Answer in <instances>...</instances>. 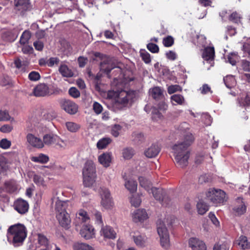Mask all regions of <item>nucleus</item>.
Segmentation results:
<instances>
[{
  "instance_id": "obj_1",
  "label": "nucleus",
  "mask_w": 250,
  "mask_h": 250,
  "mask_svg": "<svg viewBox=\"0 0 250 250\" xmlns=\"http://www.w3.org/2000/svg\"><path fill=\"white\" fill-rule=\"evenodd\" d=\"M186 140L185 142L176 144L172 147L175 163L177 167L182 168L188 165L189 152L187 149L193 141L192 134L187 135Z\"/></svg>"
},
{
  "instance_id": "obj_2",
  "label": "nucleus",
  "mask_w": 250,
  "mask_h": 250,
  "mask_svg": "<svg viewBox=\"0 0 250 250\" xmlns=\"http://www.w3.org/2000/svg\"><path fill=\"white\" fill-rule=\"evenodd\" d=\"M135 92L133 90H109L107 97L114 100V106L118 109H123L130 105L135 98Z\"/></svg>"
},
{
  "instance_id": "obj_3",
  "label": "nucleus",
  "mask_w": 250,
  "mask_h": 250,
  "mask_svg": "<svg viewBox=\"0 0 250 250\" xmlns=\"http://www.w3.org/2000/svg\"><path fill=\"white\" fill-rule=\"evenodd\" d=\"M26 236V229L23 224H17L12 225L7 230V240L15 247L21 245Z\"/></svg>"
},
{
  "instance_id": "obj_4",
  "label": "nucleus",
  "mask_w": 250,
  "mask_h": 250,
  "mask_svg": "<svg viewBox=\"0 0 250 250\" xmlns=\"http://www.w3.org/2000/svg\"><path fill=\"white\" fill-rule=\"evenodd\" d=\"M83 185L86 187H91L95 182L96 177V167L91 160H87L83 170Z\"/></svg>"
},
{
  "instance_id": "obj_5",
  "label": "nucleus",
  "mask_w": 250,
  "mask_h": 250,
  "mask_svg": "<svg viewBox=\"0 0 250 250\" xmlns=\"http://www.w3.org/2000/svg\"><path fill=\"white\" fill-rule=\"evenodd\" d=\"M206 198L215 206L223 204L227 201L226 193L222 190L209 188L206 192Z\"/></svg>"
},
{
  "instance_id": "obj_6",
  "label": "nucleus",
  "mask_w": 250,
  "mask_h": 250,
  "mask_svg": "<svg viewBox=\"0 0 250 250\" xmlns=\"http://www.w3.org/2000/svg\"><path fill=\"white\" fill-rule=\"evenodd\" d=\"M157 232L160 237L161 246L166 250H168L170 247L169 234L166 226L165 223L161 219L157 223Z\"/></svg>"
},
{
  "instance_id": "obj_7",
  "label": "nucleus",
  "mask_w": 250,
  "mask_h": 250,
  "mask_svg": "<svg viewBox=\"0 0 250 250\" xmlns=\"http://www.w3.org/2000/svg\"><path fill=\"white\" fill-rule=\"evenodd\" d=\"M59 103L61 108L69 114L74 115L78 111V105L72 101L63 99Z\"/></svg>"
},
{
  "instance_id": "obj_8",
  "label": "nucleus",
  "mask_w": 250,
  "mask_h": 250,
  "mask_svg": "<svg viewBox=\"0 0 250 250\" xmlns=\"http://www.w3.org/2000/svg\"><path fill=\"white\" fill-rule=\"evenodd\" d=\"M57 192L56 194H54L52 198V204L54 207L57 213L66 212V209L68 207V201H62L59 199L57 196Z\"/></svg>"
},
{
  "instance_id": "obj_9",
  "label": "nucleus",
  "mask_w": 250,
  "mask_h": 250,
  "mask_svg": "<svg viewBox=\"0 0 250 250\" xmlns=\"http://www.w3.org/2000/svg\"><path fill=\"white\" fill-rule=\"evenodd\" d=\"M100 195L101 205L106 209L110 208L113 206L112 198L109 190L105 188H101Z\"/></svg>"
},
{
  "instance_id": "obj_10",
  "label": "nucleus",
  "mask_w": 250,
  "mask_h": 250,
  "mask_svg": "<svg viewBox=\"0 0 250 250\" xmlns=\"http://www.w3.org/2000/svg\"><path fill=\"white\" fill-rule=\"evenodd\" d=\"M13 207L19 213L22 215L28 212L29 204L26 201L19 198L14 202Z\"/></svg>"
},
{
  "instance_id": "obj_11",
  "label": "nucleus",
  "mask_w": 250,
  "mask_h": 250,
  "mask_svg": "<svg viewBox=\"0 0 250 250\" xmlns=\"http://www.w3.org/2000/svg\"><path fill=\"white\" fill-rule=\"evenodd\" d=\"M26 138L28 144L33 147L42 148L44 146L43 143L42 139L32 133H27Z\"/></svg>"
},
{
  "instance_id": "obj_12",
  "label": "nucleus",
  "mask_w": 250,
  "mask_h": 250,
  "mask_svg": "<svg viewBox=\"0 0 250 250\" xmlns=\"http://www.w3.org/2000/svg\"><path fill=\"white\" fill-rule=\"evenodd\" d=\"M21 187L17 182L14 180H10L5 182L3 190L9 193H17Z\"/></svg>"
},
{
  "instance_id": "obj_13",
  "label": "nucleus",
  "mask_w": 250,
  "mask_h": 250,
  "mask_svg": "<svg viewBox=\"0 0 250 250\" xmlns=\"http://www.w3.org/2000/svg\"><path fill=\"white\" fill-rule=\"evenodd\" d=\"M56 218L60 225L63 228L68 229L70 227L71 219L67 212L57 213Z\"/></svg>"
},
{
  "instance_id": "obj_14",
  "label": "nucleus",
  "mask_w": 250,
  "mask_h": 250,
  "mask_svg": "<svg viewBox=\"0 0 250 250\" xmlns=\"http://www.w3.org/2000/svg\"><path fill=\"white\" fill-rule=\"evenodd\" d=\"M132 220L134 222H143L148 218V214L145 209H137L132 213Z\"/></svg>"
},
{
  "instance_id": "obj_15",
  "label": "nucleus",
  "mask_w": 250,
  "mask_h": 250,
  "mask_svg": "<svg viewBox=\"0 0 250 250\" xmlns=\"http://www.w3.org/2000/svg\"><path fill=\"white\" fill-rule=\"evenodd\" d=\"M34 95L36 97H44L49 95V89L47 84L42 83L37 85L33 89Z\"/></svg>"
},
{
  "instance_id": "obj_16",
  "label": "nucleus",
  "mask_w": 250,
  "mask_h": 250,
  "mask_svg": "<svg viewBox=\"0 0 250 250\" xmlns=\"http://www.w3.org/2000/svg\"><path fill=\"white\" fill-rule=\"evenodd\" d=\"M188 244L191 250H207L205 243L197 238L192 237L190 238Z\"/></svg>"
},
{
  "instance_id": "obj_17",
  "label": "nucleus",
  "mask_w": 250,
  "mask_h": 250,
  "mask_svg": "<svg viewBox=\"0 0 250 250\" xmlns=\"http://www.w3.org/2000/svg\"><path fill=\"white\" fill-rule=\"evenodd\" d=\"M80 234L86 240L92 238L95 236L94 229L90 225H83L80 230Z\"/></svg>"
},
{
  "instance_id": "obj_18",
  "label": "nucleus",
  "mask_w": 250,
  "mask_h": 250,
  "mask_svg": "<svg viewBox=\"0 0 250 250\" xmlns=\"http://www.w3.org/2000/svg\"><path fill=\"white\" fill-rule=\"evenodd\" d=\"M100 234L104 239H113L116 238V233L109 226H104L101 228Z\"/></svg>"
},
{
  "instance_id": "obj_19",
  "label": "nucleus",
  "mask_w": 250,
  "mask_h": 250,
  "mask_svg": "<svg viewBox=\"0 0 250 250\" xmlns=\"http://www.w3.org/2000/svg\"><path fill=\"white\" fill-rule=\"evenodd\" d=\"M233 210L235 214L238 215H242L245 212L246 207L242 198L239 197L236 200Z\"/></svg>"
},
{
  "instance_id": "obj_20",
  "label": "nucleus",
  "mask_w": 250,
  "mask_h": 250,
  "mask_svg": "<svg viewBox=\"0 0 250 250\" xmlns=\"http://www.w3.org/2000/svg\"><path fill=\"white\" fill-rule=\"evenodd\" d=\"M14 6L16 10L22 13L28 10L31 5L29 0H14Z\"/></svg>"
},
{
  "instance_id": "obj_21",
  "label": "nucleus",
  "mask_w": 250,
  "mask_h": 250,
  "mask_svg": "<svg viewBox=\"0 0 250 250\" xmlns=\"http://www.w3.org/2000/svg\"><path fill=\"white\" fill-rule=\"evenodd\" d=\"M150 193H152L153 197L156 200L162 202L163 206H167L164 203L165 191L163 188H152L150 189Z\"/></svg>"
},
{
  "instance_id": "obj_22",
  "label": "nucleus",
  "mask_w": 250,
  "mask_h": 250,
  "mask_svg": "<svg viewBox=\"0 0 250 250\" xmlns=\"http://www.w3.org/2000/svg\"><path fill=\"white\" fill-rule=\"evenodd\" d=\"M215 55L214 48L213 46L206 47L202 54V57L205 61L208 62L209 63L213 61Z\"/></svg>"
},
{
  "instance_id": "obj_23",
  "label": "nucleus",
  "mask_w": 250,
  "mask_h": 250,
  "mask_svg": "<svg viewBox=\"0 0 250 250\" xmlns=\"http://www.w3.org/2000/svg\"><path fill=\"white\" fill-rule=\"evenodd\" d=\"M89 220V217L88 216L87 212L83 209H80L76 215L75 220V223L76 226L79 225L83 222H86Z\"/></svg>"
},
{
  "instance_id": "obj_24",
  "label": "nucleus",
  "mask_w": 250,
  "mask_h": 250,
  "mask_svg": "<svg viewBox=\"0 0 250 250\" xmlns=\"http://www.w3.org/2000/svg\"><path fill=\"white\" fill-rule=\"evenodd\" d=\"M133 241L137 246L143 248L145 247L147 242V237L142 234L137 233L132 236Z\"/></svg>"
},
{
  "instance_id": "obj_25",
  "label": "nucleus",
  "mask_w": 250,
  "mask_h": 250,
  "mask_svg": "<svg viewBox=\"0 0 250 250\" xmlns=\"http://www.w3.org/2000/svg\"><path fill=\"white\" fill-rule=\"evenodd\" d=\"M160 151L159 146L156 144H153L145 151V154L147 157L151 158L156 157Z\"/></svg>"
},
{
  "instance_id": "obj_26",
  "label": "nucleus",
  "mask_w": 250,
  "mask_h": 250,
  "mask_svg": "<svg viewBox=\"0 0 250 250\" xmlns=\"http://www.w3.org/2000/svg\"><path fill=\"white\" fill-rule=\"evenodd\" d=\"M111 154L109 153H104L98 157L99 162L104 167H107L111 162Z\"/></svg>"
},
{
  "instance_id": "obj_27",
  "label": "nucleus",
  "mask_w": 250,
  "mask_h": 250,
  "mask_svg": "<svg viewBox=\"0 0 250 250\" xmlns=\"http://www.w3.org/2000/svg\"><path fill=\"white\" fill-rule=\"evenodd\" d=\"M236 243L242 250L250 248V243L248 242L247 237L244 235L240 236L236 241Z\"/></svg>"
},
{
  "instance_id": "obj_28",
  "label": "nucleus",
  "mask_w": 250,
  "mask_h": 250,
  "mask_svg": "<svg viewBox=\"0 0 250 250\" xmlns=\"http://www.w3.org/2000/svg\"><path fill=\"white\" fill-rule=\"evenodd\" d=\"M58 140V136L54 135L46 134L43 136V143L47 146L55 145L56 141Z\"/></svg>"
},
{
  "instance_id": "obj_29",
  "label": "nucleus",
  "mask_w": 250,
  "mask_h": 250,
  "mask_svg": "<svg viewBox=\"0 0 250 250\" xmlns=\"http://www.w3.org/2000/svg\"><path fill=\"white\" fill-rule=\"evenodd\" d=\"M1 38L6 42H12L15 41L16 36L10 30H4L2 32Z\"/></svg>"
},
{
  "instance_id": "obj_30",
  "label": "nucleus",
  "mask_w": 250,
  "mask_h": 250,
  "mask_svg": "<svg viewBox=\"0 0 250 250\" xmlns=\"http://www.w3.org/2000/svg\"><path fill=\"white\" fill-rule=\"evenodd\" d=\"M59 71L63 77H71L73 76L72 71L65 64L61 65Z\"/></svg>"
},
{
  "instance_id": "obj_31",
  "label": "nucleus",
  "mask_w": 250,
  "mask_h": 250,
  "mask_svg": "<svg viewBox=\"0 0 250 250\" xmlns=\"http://www.w3.org/2000/svg\"><path fill=\"white\" fill-rule=\"evenodd\" d=\"M140 185L144 188L149 193H150V189L152 188L151 183L144 177L139 178Z\"/></svg>"
},
{
  "instance_id": "obj_32",
  "label": "nucleus",
  "mask_w": 250,
  "mask_h": 250,
  "mask_svg": "<svg viewBox=\"0 0 250 250\" xmlns=\"http://www.w3.org/2000/svg\"><path fill=\"white\" fill-rule=\"evenodd\" d=\"M224 82L225 85L228 88L233 87L236 83L234 77L232 75H228L224 78Z\"/></svg>"
},
{
  "instance_id": "obj_33",
  "label": "nucleus",
  "mask_w": 250,
  "mask_h": 250,
  "mask_svg": "<svg viewBox=\"0 0 250 250\" xmlns=\"http://www.w3.org/2000/svg\"><path fill=\"white\" fill-rule=\"evenodd\" d=\"M31 160L34 162L45 164L49 161V157L45 154L41 153L38 156L32 157Z\"/></svg>"
},
{
  "instance_id": "obj_34",
  "label": "nucleus",
  "mask_w": 250,
  "mask_h": 250,
  "mask_svg": "<svg viewBox=\"0 0 250 250\" xmlns=\"http://www.w3.org/2000/svg\"><path fill=\"white\" fill-rule=\"evenodd\" d=\"M73 250H95L91 246L84 243H76L73 246Z\"/></svg>"
},
{
  "instance_id": "obj_35",
  "label": "nucleus",
  "mask_w": 250,
  "mask_h": 250,
  "mask_svg": "<svg viewBox=\"0 0 250 250\" xmlns=\"http://www.w3.org/2000/svg\"><path fill=\"white\" fill-rule=\"evenodd\" d=\"M171 102L173 104L182 105L185 103L184 97L180 94H174L170 97Z\"/></svg>"
},
{
  "instance_id": "obj_36",
  "label": "nucleus",
  "mask_w": 250,
  "mask_h": 250,
  "mask_svg": "<svg viewBox=\"0 0 250 250\" xmlns=\"http://www.w3.org/2000/svg\"><path fill=\"white\" fill-rule=\"evenodd\" d=\"M111 142V139L108 137L103 138L97 143V147L99 149H103Z\"/></svg>"
},
{
  "instance_id": "obj_37",
  "label": "nucleus",
  "mask_w": 250,
  "mask_h": 250,
  "mask_svg": "<svg viewBox=\"0 0 250 250\" xmlns=\"http://www.w3.org/2000/svg\"><path fill=\"white\" fill-rule=\"evenodd\" d=\"M65 126L67 129L71 132H76L81 127L80 124L73 122H66Z\"/></svg>"
},
{
  "instance_id": "obj_38",
  "label": "nucleus",
  "mask_w": 250,
  "mask_h": 250,
  "mask_svg": "<svg viewBox=\"0 0 250 250\" xmlns=\"http://www.w3.org/2000/svg\"><path fill=\"white\" fill-rule=\"evenodd\" d=\"M125 188L130 192H134L137 188V184L133 179H129L126 181L125 184Z\"/></svg>"
},
{
  "instance_id": "obj_39",
  "label": "nucleus",
  "mask_w": 250,
  "mask_h": 250,
  "mask_svg": "<svg viewBox=\"0 0 250 250\" xmlns=\"http://www.w3.org/2000/svg\"><path fill=\"white\" fill-rule=\"evenodd\" d=\"M198 212L201 215L204 214L209 209V206L202 201H200L197 204Z\"/></svg>"
},
{
  "instance_id": "obj_40",
  "label": "nucleus",
  "mask_w": 250,
  "mask_h": 250,
  "mask_svg": "<svg viewBox=\"0 0 250 250\" xmlns=\"http://www.w3.org/2000/svg\"><path fill=\"white\" fill-rule=\"evenodd\" d=\"M152 97L155 99H160L163 97V90L158 86L154 87L150 89Z\"/></svg>"
},
{
  "instance_id": "obj_41",
  "label": "nucleus",
  "mask_w": 250,
  "mask_h": 250,
  "mask_svg": "<svg viewBox=\"0 0 250 250\" xmlns=\"http://www.w3.org/2000/svg\"><path fill=\"white\" fill-rule=\"evenodd\" d=\"M8 168L7 159L3 155H0V173H5Z\"/></svg>"
},
{
  "instance_id": "obj_42",
  "label": "nucleus",
  "mask_w": 250,
  "mask_h": 250,
  "mask_svg": "<svg viewBox=\"0 0 250 250\" xmlns=\"http://www.w3.org/2000/svg\"><path fill=\"white\" fill-rule=\"evenodd\" d=\"M239 104L240 106H247L250 104V96L245 93L238 99Z\"/></svg>"
},
{
  "instance_id": "obj_43",
  "label": "nucleus",
  "mask_w": 250,
  "mask_h": 250,
  "mask_svg": "<svg viewBox=\"0 0 250 250\" xmlns=\"http://www.w3.org/2000/svg\"><path fill=\"white\" fill-rule=\"evenodd\" d=\"M239 59L237 53H231L228 55L226 61L230 63L232 65H235Z\"/></svg>"
},
{
  "instance_id": "obj_44",
  "label": "nucleus",
  "mask_w": 250,
  "mask_h": 250,
  "mask_svg": "<svg viewBox=\"0 0 250 250\" xmlns=\"http://www.w3.org/2000/svg\"><path fill=\"white\" fill-rule=\"evenodd\" d=\"M33 181L39 187H45L46 184L43 177L38 174H35L33 176Z\"/></svg>"
},
{
  "instance_id": "obj_45",
  "label": "nucleus",
  "mask_w": 250,
  "mask_h": 250,
  "mask_svg": "<svg viewBox=\"0 0 250 250\" xmlns=\"http://www.w3.org/2000/svg\"><path fill=\"white\" fill-rule=\"evenodd\" d=\"M115 68L114 66L110 65V63H106L104 61L101 63V70L105 72L107 75Z\"/></svg>"
},
{
  "instance_id": "obj_46",
  "label": "nucleus",
  "mask_w": 250,
  "mask_h": 250,
  "mask_svg": "<svg viewBox=\"0 0 250 250\" xmlns=\"http://www.w3.org/2000/svg\"><path fill=\"white\" fill-rule=\"evenodd\" d=\"M30 37H31L30 32L28 31H24L22 33V34L20 38V43L21 44L24 45L25 44L27 43V42H28Z\"/></svg>"
},
{
  "instance_id": "obj_47",
  "label": "nucleus",
  "mask_w": 250,
  "mask_h": 250,
  "mask_svg": "<svg viewBox=\"0 0 250 250\" xmlns=\"http://www.w3.org/2000/svg\"><path fill=\"white\" fill-rule=\"evenodd\" d=\"M151 110V118L153 120L157 121L162 118V115L159 110L155 107H152Z\"/></svg>"
},
{
  "instance_id": "obj_48",
  "label": "nucleus",
  "mask_w": 250,
  "mask_h": 250,
  "mask_svg": "<svg viewBox=\"0 0 250 250\" xmlns=\"http://www.w3.org/2000/svg\"><path fill=\"white\" fill-rule=\"evenodd\" d=\"M134 154V151L132 148L127 147L123 149V156L125 159H131Z\"/></svg>"
},
{
  "instance_id": "obj_49",
  "label": "nucleus",
  "mask_w": 250,
  "mask_h": 250,
  "mask_svg": "<svg viewBox=\"0 0 250 250\" xmlns=\"http://www.w3.org/2000/svg\"><path fill=\"white\" fill-rule=\"evenodd\" d=\"M130 202L132 206L137 207L140 205L141 199L139 195H134L130 198Z\"/></svg>"
},
{
  "instance_id": "obj_50",
  "label": "nucleus",
  "mask_w": 250,
  "mask_h": 250,
  "mask_svg": "<svg viewBox=\"0 0 250 250\" xmlns=\"http://www.w3.org/2000/svg\"><path fill=\"white\" fill-rule=\"evenodd\" d=\"M140 55L142 60L146 63H149L151 62L150 54L145 50L140 51Z\"/></svg>"
},
{
  "instance_id": "obj_51",
  "label": "nucleus",
  "mask_w": 250,
  "mask_h": 250,
  "mask_svg": "<svg viewBox=\"0 0 250 250\" xmlns=\"http://www.w3.org/2000/svg\"><path fill=\"white\" fill-rule=\"evenodd\" d=\"M37 237L38 243L41 246H46L48 245V240L45 235L41 233H39L37 235Z\"/></svg>"
},
{
  "instance_id": "obj_52",
  "label": "nucleus",
  "mask_w": 250,
  "mask_h": 250,
  "mask_svg": "<svg viewBox=\"0 0 250 250\" xmlns=\"http://www.w3.org/2000/svg\"><path fill=\"white\" fill-rule=\"evenodd\" d=\"M94 216L95 220V223L102 227L104 226L101 213L96 210L94 212Z\"/></svg>"
},
{
  "instance_id": "obj_53",
  "label": "nucleus",
  "mask_w": 250,
  "mask_h": 250,
  "mask_svg": "<svg viewBox=\"0 0 250 250\" xmlns=\"http://www.w3.org/2000/svg\"><path fill=\"white\" fill-rule=\"evenodd\" d=\"M202 121L206 125H210L212 122V119L208 113H204L201 116Z\"/></svg>"
},
{
  "instance_id": "obj_54",
  "label": "nucleus",
  "mask_w": 250,
  "mask_h": 250,
  "mask_svg": "<svg viewBox=\"0 0 250 250\" xmlns=\"http://www.w3.org/2000/svg\"><path fill=\"white\" fill-rule=\"evenodd\" d=\"M241 19V16L240 14L237 13L236 12H233L229 17V19L230 21L235 22L238 23L240 21V20Z\"/></svg>"
},
{
  "instance_id": "obj_55",
  "label": "nucleus",
  "mask_w": 250,
  "mask_h": 250,
  "mask_svg": "<svg viewBox=\"0 0 250 250\" xmlns=\"http://www.w3.org/2000/svg\"><path fill=\"white\" fill-rule=\"evenodd\" d=\"M163 44L166 47H170L174 43V39L170 36H168L163 39Z\"/></svg>"
},
{
  "instance_id": "obj_56",
  "label": "nucleus",
  "mask_w": 250,
  "mask_h": 250,
  "mask_svg": "<svg viewBox=\"0 0 250 250\" xmlns=\"http://www.w3.org/2000/svg\"><path fill=\"white\" fill-rule=\"evenodd\" d=\"M41 78L39 72L35 71L31 72L28 75V78L32 81H38Z\"/></svg>"
},
{
  "instance_id": "obj_57",
  "label": "nucleus",
  "mask_w": 250,
  "mask_h": 250,
  "mask_svg": "<svg viewBox=\"0 0 250 250\" xmlns=\"http://www.w3.org/2000/svg\"><path fill=\"white\" fill-rule=\"evenodd\" d=\"M11 145V142L8 140L7 139H2L0 141V147L4 149H7L9 148Z\"/></svg>"
},
{
  "instance_id": "obj_58",
  "label": "nucleus",
  "mask_w": 250,
  "mask_h": 250,
  "mask_svg": "<svg viewBox=\"0 0 250 250\" xmlns=\"http://www.w3.org/2000/svg\"><path fill=\"white\" fill-rule=\"evenodd\" d=\"M148 50L153 53H158L159 52V47L156 44L150 42L147 44Z\"/></svg>"
},
{
  "instance_id": "obj_59",
  "label": "nucleus",
  "mask_w": 250,
  "mask_h": 250,
  "mask_svg": "<svg viewBox=\"0 0 250 250\" xmlns=\"http://www.w3.org/2000/svg\"><path fill=\"white\" fill-rule=\"evenodd\" d=\"M181 90V87L179 85L177 84L170 85L167 88V92L170 94Z\"/></svg>"
},
{
  "instance_id": "obj_60",
  "label": "nucleus",
  "mask_w": 250,
  "mask_h": 250,
  "mask_svg": "<svg viewBox=\"0 0 250 250\" xmlns=\"http://www.w3.org/2000/svg\"><path fill=\"white\" fill-rule=\"evenodd\" d=\"M44 118L48 120H52L57 117V113L53 110H49L44 115Z\"/></svg>"
},
{
  "instance_id": "obj_61",
  "label": "nucleus",
  "mask_w": 250,
  "mask_h": 250,
  "mask_svg": "<svg viewBox=\"0 0 250 250\" xmlns=\"http://www.w3.org/2000/svg\"><path fill=\"white\" fill-rule=\"evenodd\" d=\"M68 92L70 95L74 98H78L80 96L79 91L74 87H71L69 89Z\"/></svg>"
},
{
  "instance_id": "obj_62",
  "label": "nucleus",
  "mask_w": 250,
  "mask_h": 250,
  "mask_svg": "<svg viewBox=\"0 0 250 250\" xmlns=\"http://www.w3.org/2000/svg\"><path fill=\"white\" fill-rule=\"evenodd\" d=\"M122 127L119 125H115L112 128L111 134L114 137H118L120 134Z\"/></svg>"
},
{
  "instance_id": "obj_63",
  "label": "nucleus",
  "mask_w": 250,
  "mask_h": 250,
  "mask_svg": "<svg viewBox=\"0 0 250 250\" xmlns=\"http://www.w3.org/2000/svg\"><path fill=\"white\" fill-rule=\"evenodd\" d=\"M93 109L97 114H99L103 110V107L99 103L94 102L93 105Z\"/></svg>"
},
{
  "instance_id": "obj_64",
  "label": "nucleus",
  "mask_w": 250,
  "mask_h": 250,
  "mask_svg": "<svg viewBox=\"0 0 250 250\" xmlns=\"http://www.w3.org/2000/svg\"><path fill=\"white\" fill-rule=\"evenodd\" d=\"M241 67L245 71H250V62L243 60L241 62Z\"/></svg>"
}]
</instances>
